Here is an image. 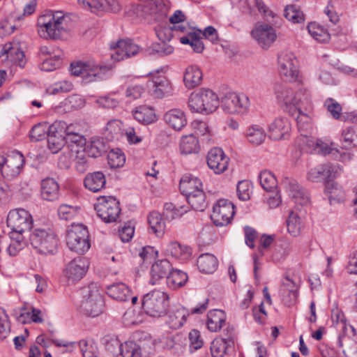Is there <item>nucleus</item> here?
<instances>
[{
    "mask_svg": "<svg viewBox=\"0 0 357 357\" xmlns=\"http://www.w3.org/2000/svg\"><path fill=\"white\" fill-rule=\"evenodd\" d=\"M37 26L39 36L45 39L56 40L69 31L68 19L62 11H48L40 15Z\"/></svg>",
    "mask_w": 357,
    "mask_h": 357,
    "instance_id": "obj_1",
    "label": "nucleus"
},
{
    "mask_svg": "<svg viewBox=\"0 0 357 357\" xmlns=\"http://www.w3.org/2000/svg\"><path fill=\"white\" fill-rule=\"evenodd\" d=\"M219 98L212 90L202 88L193 91L188 99V107L191 112L211 114L219 106Z\"/></svg>",
    "mask_w": 357,
    "mask_h": 357,
    "instance_id": "obj_2",
    "label": "nucleus"
},
{
    "mask_svg": "<svg viewBox=\"0 0 357 357\" xmlns=\"http://www.w3.org/2000/svg\"><path fill=\"white\" fill-rule=\"evenodd\" d=\"M29 241L37 252L47 255L56 252L59 240L51 229L35 228L31 231Z\"/></svg>",
    "mask_w": 357,
    "mask_h": 357,
    "instance_id": "obj_3",
    "label": "nucleus"
},
{
    "mask_svg": "<svg viewBox=\"0 0 357 357\" xmlns=\"http://www.w3.org/2000/svg\"><path fill=\"white\" fill-rule=\"evenodd\" d=\"M169 8V2L167 0H146L133 6L132 10L138 17L162 22L167 19Z\"/></svg>",
    "mask_w": 357,
    "mask_h": 357,
    "instance_id": "obj_4",
    "label": "nucleus"
},
{
    "mask_svg": "<svg viewBox=\"0 0 357 357\" xmlns=\"http://www.w3.org/2000/svg\"><path fill=\"white\" fill-rule=\"evenodd\" d=\"M84 300L81 307L87 315L95 317L102 313L105 307L103 291L97 283L91 282L82 289Z\"/></svg>",
    "mask_w": 357,
    "mask_h": 357,
    "instance_id": "obj_5",
    "label": "nucleus"
},
{
    "mask_svg": "<svg viewBox=\"0 0 357 357\" xmlns=\"http://www.w3.org/2000/svg\"><path fill=\"white\" fill-rule=\"evenodd\" d=\"M169 305V296L160 291H153L146 294L142 301L144 312L153 317H160L165 315Z\"/></svg>",
    "mask_w": 357,
    "mask_h": 357,
    "instance_id": "obj_6",
    "label": "nucleus"
},
{
    "mask_svg": "<svg viewBox=\"0 0 357 357\" xmlns=\"http://www.w3.org/2000/svg\"><path fill=\"white\" fill-rule=\"evenodd\" d=\"M66 244L71 251L78 254L86 252L91 246L87 228L80 224L73 225L66 234Z\"/></svg>",
    "mask_w": 357,
    "mask_h": 357,
    "instance_id": "obj_7",
    "label": "nucleus"
},
{
    "mask_svg": "<svg viewBox=\"0 0 357 357\" xmlns=\"http://www.w3.org/2000/svg\"><path fill=\"white\" fill-rule=\"evenodd\" d=\"M6 222L11 230L10 238H13L14 235L22 236L25 231H31L32 218L24 209L18 208L10 211Z\"/></svg>",
    "mask_w": 357,
    "mask_h": 357,
    "instance_id": "obj_8",
    "label": "nucleus"
},
{
    "mask_svg": "<svg viewBox=\"0 0 357 357\" xmlns=\"http://www.w3.org/2000/svg\"><path fill=\"white\" fill-rule=\"evenodd\" d=\"M250 105L249 98L244 93H227L221 99V106L229 114H245Z\"/></svg>",
    "mask_w": 357,
    "mask_h": 357,
    "instance_id": "obj_9",
    "label": "nucleus"
},
{
    "mask_svg": "<svg viewBox=\"0 0 357 357\" xmlns=\"http://www.w3.org/2000/svg\"><path fill=\"white\" fill-rule=\"evenodd\" d=\"M278 66L280 75L287 81L299 80L298 61L291 52H281L278 55Z\"/></svg>",
    "mask_w": 357,
    "mask_h": 357,
    "instance_id": "obj_10",
    "label": "nucleus"
},
{
    "mask_svg": "<svg viewBox=\"0 0 357 357\" xmlns=\"http://www.w3.org/2000/svg\"><path fill=\"white\" fill-rule=\"evenodd\" d=\"M24 159L20 152H13L7 156L0 155V171L7 179L18 176L23 167Z\"/></svg>",
    "mask_w": 357,
    "mask_h": 357,
    "instance_id": "obj_11",
    "label": "nucleus"
},
{
    "mask_svg": "<svg viewBox=\"0 0 357 357\" xmlns=\"http://www.w3.org/2000/svg\"><path fill=\"white\" fill-rule=\"evenodd\" d=\"M94 208L98 217L105 222H115L121 211L119 202L112 197L99 198Z\"/></svg>",
    "mask_w": 357,
    "mask_h": 357,
    "instance_id": "obj_12",
    "label": "nucleus"
},
{
    "mask_svg": "<svg viewBox=\"0 0 357 357\" xmlns=\"http://www.w3.org/2000/svg\"><path fill=\"white\" fill-rule=\"evenodd\" d=\"M234 215V204L227 199H220L214 205L211 218L216 226H225L230 223Z\"/></svg>",
    "mask_w": 357,
    "mask_h": 357,
    "instance_id": "obj_13",
    "label": "nucleus"
},
{
    "mask_svg": "<svg viewBox=\"0 0 357 357\" xmlns=\"http://www.w3.org/2000/svg\"><path fill=\"white\" fill-rule=\"evenodd\" d=\"M341 172L342 169L338 165L326 163L310 169L307 174V178L312 182L325 181L326 183L332 181Z\"/></svg>",
    "mask_w": 357,
    "mask_h": 357,
    "instance_id": "obj_14",
    "label": "nucleus"
},
{
    "mask_svg": "<svg viewBox=\"0 0 357 357\" xmlns=\"http://www.w3.org/2000/svg\"><path fill=\"white\" fill-rule=\"evenodd\" d=\"M282 185L296 204L307 206L310 203L307 192L299 185L294 178L285 177L282 180Z\"/></svg>",
    "mask_w": 357,
    "mask_h": 357,
    "instance_id": "obj_15",
    "label": "nucleus"
},
{
    "mask_svg": "<svg viewBox=\"0 0 357 357\" xmlns=\"http://www.w3.org/2000/svg\"><path fill=\"white\" fill-rule=\"evenodd\" d=\"M111 49L114 51L111 58L115 61L135 56L142 51L139 45L129 39L119 40L115 45H111Z\"/></svg>",
    "mask_w": 357,
    "mask_h": 357,
    "instance_id": "obj_16",
    "label": "nucleus"
},
{
    "mask_svg": "<svg viewBox=\"0 0 357 357\" xmlns=\"http://www.w3.org/2000/svg\"><path fill=\"white\" fill-rule=\"evenodd\" d=\"M89 262L84 257H76L68 263L63 271L65 277L72 282L81 280L86 273Z\"/></svg>",
    "mask_w": 357,
    "mask_h": 357,
    "instance_id": "obj_17",
    "label": "nucleus"
},
{
    "mask_svg": "<svg viewBox=\"0 0 357 357\" xmlns=\"http://www.w3.org/2000/svg\"><path fill=\"white\" fill-rule=\"evenodd\" d=\"M229 158L218 147L211 149L207 155V165L215 174H220L227 169Z\"/></svg>",
    "mask_w": 357,
    "mask_h": 357,
    "instance_id": "obj_18",
    "label": "nucleus"
},
{
    "mask_svg": "<svg viewBox=\"0 0 357 357\" xmlns=\"http://www.w3.org/2000/svg\"><path fill=\"white\" fill-rule=\"evenodd\" d=\"M251 33L259 45L266 50L269 48L277 38L275 29L267 24L257 25Z\"/></svg>",
    "mask_w": 357,
    "mask_h": 357,
    "instance_id": "obj_19",
    "label": "nucleus"
},
{
    "mask_svg": "<svg viewBox=\"0 0 357 357\" xmlns=\"http://www.w3.org/2000/svg\"><path fill=\"white\" fill-rule=\"evenodd\" d=\"M106 68L105 66H100L93 60H89L72 63L70 70L71 74L74 75H83L84 76L96 77L100 75L102 70Z\"/></svg>",
    "mask_w": 357,
    "mask_h": 357,
    "instance_id": "obj_20",
    "label": "nucleus"
},
{
    "mask_svg": "<svg viewBox=\"0 0 357 357\" xmlns=\"http://www.w3.org/2000/svg\"><path fill=\"white\" fill-rule=\"evenodd\" d=\"M77 1L84 8L90 9L92 12L112 11L117 13L121 10V6L117 0H77Z\"/></svg>",
    "mask_w": 357,
    "mask_h": 357,
    "instance_id": "obj_21",
    "label": "nucleus"
},
{
    "mask_svg": "<svg viewBox=\"0 0 357 357\" xmlns=\"http://www.w3.org/2000/svg\"><path fill=\"white\" fill-rule=\"evenodd\" d=\"M291 125L284 117L276 118L268 127L269 137L274 140L284 139L289 135Z\"/></svg>",
    "mask_w": 357,
    "mask_h": 357,
    "instance_id": "obj_22",
    "label": "nucleus"
},
{
    "mask_svg": "<svg viewBox=\"0 0 357 357\" xmlns=\"http://www.w3.org/2000/svg\"><path fill=\"white\" fill-rule=\"evenodd\" d=\"M163 119L166 124L176 131L181 130L187 125L185 112L180 109H172L165 113Z\"/></svg>",
    "mask_w": 357,
    "mask_h": 357,
    "instance_id": "obj_23",
    "label": "nucleus"
},
{
    "mask_svg": "<svg viewBox=\"0 0 357 357\" xmlns=\"http://www.w3.org/2000/svg\"><path fill=\"white\" fill-rule=\"evenodd\" d=\"M3 55H6L7 59H9L20 68H23L26 63L24 54L20 50L18 43L5 44L3 47L0 48V57Z\"/></svg>",
    "mask_w": 357,
    "mask_h": 357,
    "instance_id": "obj_24",
    "label": "nucleus"
},
{
    "mask_svg": "<svg viewBox=\"0 0 357 357\" xmlns=\"http://www.w3.org/2000/svg\"><path fill=\"white\" fill-rule=\"evenodd\" d=\"M58 124L54 123L47 130V146L52 153H58L65 144V137L58 130Z\"/></svg>",
    "mask_w": 357,
    "mask_h": 357,
    "instance_id": "obj_25",
    "label": "nucleus"
},
{
    "mask_svg": "<svg viewBox=\"0 0 357 357\" xmlns=\"http://www.w3.org/2000/svg\"><path fill=\"white\" fill-rule=\"evenodd\" d=\"M172 269V264L167 259L156 261L151 266L150 282L155 284L160 280L167 278Z\"/></svg>",
    "mask_w": 357,
    "mask_h": 357,
    "instance_id": "obj_26",
    "label": "nucleus"
},
{
    "mask_svg": "<svg viewBox=\"0 0 357 357\" xmlns=\"http://www.w3.org/2000/svg\"><path fill=\"white\" fill-rule=\"evenodd\" d=\"M179 188L185 196L197 193V191H204L201 180L192 175L183 176L180 181Z\"/></svg>",
    "mask_w": 357,
    "mask_h": 357,
    "instance_id": "obj_27",
    "label": "nucleus"
},
{
    "mask_svg": "<svg viewBox=\"0 0 357 357\" xmlns=\"http://www.w3.org/2000/svg\"><path fill=\"white\" fill-rule=\"evenodd\" d=\"M40 195L43 199L53 202L58 199L59 195V185L56 181L52 178H46L41 182Z\"/></svg>",
    "mask_w": 357,
    "mask_h": 357,
    "instance_id": "obj_28",
    "label": "nucleus"
},
{
    "mask_svg": "<svg viewBox=\"0 0 357 357\" xmlns=\"http://www.w3.org/2000/svg\"><path fill=\"white\" fill-rule=\"evenodd\" d=\"M106 293L110 298L119 302L128 301L130 298V289L123 282H116L108 286Z\"/></svg>",
    "mask_w": 357,
    "mask_h": 357,
    "instance_id": "obj_29",
    "label": "nucleus"
},
{
    "mask_svg": "<svg viewBox=\"0 0 357 357\" xmlns=\"http://www.w3.org/2000/svg\"><path fill=\"white\" fill-rule=\"evenodd\" d=\"M188 315L189 312L185 307H175L169 312L167 323L171 328L178 329L183 326Z\"/></svg>",
    "mask_w": 357,
    "mask_h": 357,
    "instance_id": "obj_30",
    "label": "nucleus"
},
{
    "mask_svg": "<svg viewBox=\"0 0 357 357\" xmlns=\"http://www.w3.org/2000/svg\"><path fill=\"white\" fill-rule=\"evenodd\" d=\"M164 252L167 256H172L176 259H187L191 255V248L178 242L174 241L170 242L165 246Z\"/></svg>",
    "mask_w": 357,
    "mask_h": 357,
    "instance_id": "obj_31",
    "label": "nucleus"
},
{
    "mask_svg": "<svg viewBox=\"0 0 357 357\" xmlns=\"http://www.w3.org/2000/svg\"><path fill=\"white\" fill-rule=\"evenodd\" d=\"M152 84V93L157 98H162L171 92V84L165 76L153 75Z\"/></svg>",
    "mask_w": 357,
    "mask_h": 357,
    "instance_id": "obj_32",
    "label": "nucleus"
},
{
    "mask_svg": "<svg viewBox=\"0 0 357 357\" xmlns=\"http://www.w3.org/2000/svg\"><path fill=\"white\" fill-rule=\"evenodd\" d=\"M202 72L197 66L187 67L183 76L185 86L189 89L199 86L202 81Z\"/></svg>",
    "mask_w": 357,
    "mask_h": 357,
    "instance_id": "obj_33",
    "label": "nucleus"
},
{
    "mask_svg": "<svg viewBox=\"0 0 357 357\" xmlns=\"http://www.w3.org/2000/svg\"><path fill=\"white\" fill-rule=\"evenodd\" d=\"M226 314L221 310H213L207 315V326L211 332L220 331L225 324Z\"/></svg>",
    "mask_w": 357,
    "mask_h": 357,
    "instance_id": "obj_34",
    "label": "nucleus"
},
{
    "mask_svg": "<svg viewBox=\"0 0 357 357\" xmlns=\"http://www.w3.org/2000/svg\"><path fill=\"white\" fill-rule=\"evenodd\" d=\"M293 102L291 106H294L296 111L303 109H309V107H312L310 94L307 89L301 88L297 91H294Z\"/></svg>",
    "mask_w": 357,
    "mask_h": 357,
    "instance_id": "obj_35",
    "label": "nucleus"
},
{
    "mask_svg": "<svg viewBox=\"0 0 357 357\" xmlns=\"http://www.w3.org/2000/svg\"><path fill=\"white\" fill-rule=\"evenodd\" d=\"M84 182L87 189L92 192H98L105 187L106 179L103 173L96 172L87 174Z\"/></svg>",
    "mask_w": 357,
    "mask_h": 357,
    "instance_id": "obj_36",
    "label": "nucleus"
},
{
    "mask_svg": "<svg viewBox=\"0 0 357 357\" xmlns=\"http://www.w3.org/2000/svg\"><path fill=\"white\" fill-rule=\"evenodd\" d=\"M82 151H85L90 157L96 158L107 151L105 141L101 137H93L86 143Z\"/></svg>",
    "mask_w": 357,
    "mask_h": 357,
    "instance_id": "obj_37",
    "label": "nucleus"
},
{
    "mask_svg": "<svg viewBox=\"0 0 357 357\" xmlns=\"http://www.w3.org/2000/svg\"><path fill=\"white\" fill-rule=\"evenodd\" d=\"M218 264L216 257L210 253L202 254L197 259L198 268L202 273H213L216 270Z\"/></svg>",
    "mask_w": 357,
    "mask_h": 357,
    "instance_id": "obj_38",
    "label": "nucleus"
},
{
    "mask_svg": "<svg viewBox=\"0 0 357 357\" xmlns=\"http://www.w3.org/2000/svg\"><path fill=\"white\" fill-rule=\"evenodd\" d=\"M228 333L227 340L225 338H215L211 342V351L213 357H222L226 354L228 345L232 342L233 328L228 330Z\"/></svg>",
    "mask_w": 357,
    "mask_h": 357,
    "instance_id": "obj_39",
    "label": "nucleus"
},
{
    "mask_svg": "<svg viewBox=\"0 0 357 357\" xmlns=\"http://www.w3.org/2000/svg\"><path fill=\"white\" fill-rule=\"evenodd\" d=\"M150 229L157 236L161 237L165 234V222L161 214L157 211H152L148 217Z\"/></svg>",
    "mask_w": 357,
    "mask_h": 357,
    "instance_id": "obj_40",
    "label": "nucleus"
},
{
    "mask_svg": "<svg viewBox=\"0 0 357 357\" xmlns=\"http://www.w3.org/2000/svg\"><path fill=\"white\" fill-rule=\"evenodd\" d=\"M275 94L280 105L286 107L291 106L293 102L294 90L287 85L278 84L275 87Z\"/></svg>",
    "mask_w": 357,
    "mask_h": 357,
    "instance_id": "obj_41",
    "label": "nucleus"
},
{
    "mask_svg": "<svg viewBox=\"0 0 357 357\" xmlns=\"http://www.w3.org/2000/svg\"><path fill=\"white\" fill-rule=\"evenodd\" d=\"M134 118L144 124H149L155 122L157 117L153 109L148 106H139L133 113Z\"/></svg>",
    "mask_w": 357,
    "mask_h": 357,
    "instance_id": "obj_42",
    "label": "nucleus"
},
{
    "mask_svg": "<svg viewBox=\"0 0 357 357\" xmlns=\"http://www.w3.org/2000/svg\"><path fill=\"white\" fill-rule=\"evenodd\" d=\"M199 142L194 135L183 136L180 143V150L182 154L197 153L199 151Z\"/></svg>",
    "mask_w": 357,
    "mask_h": 357,
    "instance_id": "obj_43",
    "label": "nucleus"
},
{
    "mask_svg": "<svg viewBox=\"0 0 357 357\" xmlns=\"http://www.w3.org/2000/svg\"><path fill=\"white\" fill-rule=\"evenodd\" d=\"M188 275L183 271L178 269H172L167 277V285L173 289L183 287L188 281Z\"/></svg>",
    "mask_w": 357,
    "mask_h": 357,
    "instance_id": "obj_44",
    "label": "nucleus"
},
{
    "mask_svg": "<svg viewBox=\"0 0 357 357\" xmlns=\"http://www.w3.org/2000/svg\"><path fill=\"white\" fill-rule=\"evenodd\" d=\"M266 134L264 128L257 125L250 126L246 131L248 142L255 146L261 144L266 139Z\"/></svg>",
    "mask_w": 357,
    "mask_h": 357,
    "instance_id": "obj_45",
    "label": "nucleus"
},
{
    "mask_svg": "<svg viewBox=\"0 0 357 357\" xmlns=\"http://www.w3.org/2000/svg\"><path fill=\"white\" fill-rule=\"evenodd\" d=\"M307 30L310 36L318 42L326 43L330 40V34L328 31L316 22L310 23Z\"/></svg>",
    "mask_w": 357,
    "mask_h": 357,
    "instance_id": "obj_46",
    "label": "nucleus"
},
{
    "mask_svg": "<svg viewBox=\"0 0 357 357\" xmlns=\"http://www.w3.org/2000/svg\"><path fill=\"white\" fill-rule=\"evenodd\" d=\"M188 204L192 209L198 211H204L206 208V196L204 191H197V193H192L185 196Z\"/></svg>",
    "mask_w": 357,
    "mask_h": 357,
    "instance_id": "obj_47",
    "label": "nucleus"
},
{
    "mask_svg": "<svg viewBox=\"0 0 357 357\" xmlns=\"http://www.w3.org/2000/svg\"><path fill=\"white\" fill-rule=\"evenodd\" d=\"M65 141L73 153L78 154L83 151L86 145V139L80 134L65 137Z\"/></svg>",
    "mask_w": 357,
    "mask_h": 357,
    "instance_id": "obj_48",
    "label": "nucleus"
},
{
    "mask_svg": "<svg viewBox=\"0 0 357 357\" xmlns=\"http://www.w3.org/2000/svg\"><path fill=\"white\" fill-rule=\"evenodd\" d=\"M284 17L293 23H301L305 20L304 14L296 5H287L284 10Z\"/></svg>",
    "mask_w": 357,
    "mask_h": 357,
    "instance_id": "obj_49",
    "label": "nucleus"
},
{
    "mask_svg": "<svg viewBox=\"0 0 357 357\" xmlns=\"http://www.w3.org/2000/svg\"><path fill=\"white\" fill-rule=\"evenodd\" d=\"M63 53L61 51L58 50V54H54L53 56L44 59L43 61L40 65V68L44 71H52L59 68L62 63L61 56Z\"/></svg>",
    "mask_w": 357,
    "mask_h": 357,
    "instance_id": "obj_50",
    "label": "nucleus"
},
{
    "mask_svg": "<svg viewBox=\"0 0 357 357\" xmlns=\"http://www.w3.org/2000/svg\"><path fill=\"white\" fill-rule=\"evenodd\" d=\"M297 113L296 121L298 129L302 130H307L312 118V107H309L308 110L307 109L298 110Z\"/></svg>",
    "mask_w": 357,
    "mask_h": 357,
    "instance_id": "obj_51",
    "label": "nucleus"
},
{
    "mask_svg": "<svg viewBox=\"0 0 357 357\" xmlns=\"http://www.w3.org/2000/svg\"><path fill=\"white\" fill-rule=\"evenodd\" d=\"M342 139L346 148L357 146V127L350 126L342 132Z\"/></svg>",
    "mask_w": 357,
    "mask_h": 357,
    "instance_id": "obj_52",
    "label": "nucleus"
},
{
    "mask_svg": "<svg viewBox=\"0 0 357 357\" xmlns=\"http://www.w3.org/2000/svg\"><path fill=\"white\" fill-rule=\"evenodd\" d=\"M180 42L182 44H189L193 49L194 52L197 53H201L204 50V46L198 37L197 34L195 33H189L188 36H183L180 38Z\"/></svg>",
    "mask_w": 357,
    "mask_h": 357,
    "instance_id": "obj_53",
    "label": "nucleus"
},
{
    "mask_svg": "<svg viewBox=\"0 0 357 357\" xmlns=\"http://www.w3.org/2000/svg\"><path fill=\"white\" fill-rule=\"evenodd\" d=\"M259 178L261 187L266 191L271 192L276 188V178L271 172L266 170L261 172Z\"/></svg>",
    "mask_w": 357,
    "mask_h": 357,
    "instance_id": "obj_54",
    "label": "nucleus"
},
{
    "mask_svg": "<svg viewBox=\"0 0 357 357\" xmlns=\"http://www.w3.org/2000/svg\"><path fill=\"white\" fill-rule=\"evenodd\" d=\"M108 164L111 168L122 167L126 162V157L122 151L119 149H112L107 155Z\"/></svg>",
    "mask_w": 357,
    "mask_h": 357,
    "instance_id": "obj_55",
    "label": "nucleus"
},
{
    "mask_svg": "<svg viewBox=\"0 0 357 357\" xmlns=\"http://www.w3.org/2000/svg\"><path fill=\"white\" fill-rule=\"evenodd\" d=\"M122 357H142L141 347L135 342H126L121 348Z\"/></svg>",
    "mask_w": 357,
    "mask_h": 357,
    "instance_id": "obj_56",
    "label": "nucleus"
},
{
    "mask_svg": "<svg viewBox=\"0 0 357 357\" xmlns=\"http://www.w3.org/2000/svg\"><path fill=\"white\" fill-rule=\"evenodd\" d=\"M326 190L329 194V199L342 201L344 197V192L337 183L333 181H327L325 184Z\"/></svg>",
    "mask_w": 357,
    "mask_h": 357,
    "instance_id": "obj_57",
    "label": "nucleus"
},
{
    "mask_svg": "<svg viewBox=\"0 0 357 357\" xmlns=\"http://www.w3.org/2000/svg\"><path fill=\"white\" fill-rule=\"evenodd\" d=\"M79 346L83 357H98V349L96 343L82 340L79 342Z\"/></svg>",
    "mask_w": 357,
    "mask_h": 357,
    "instance_id": "obj_58",
    "label": "nucleus"
},
{
    "mask_svg": "<svg viewBox=\"0 0 357 357\" xmlns=\"http://www.w3.org/2000/svg\"><path fill=\"white\" fill-rule=\"evenodd\" d=\"M287 227L289 233L297 236L301 231V220L297 213L291 212L287 220Z\"/></svg>",
    "mask_w": 357,
    "mask_h": 357,
    "instance_id": "obj_59",
    "label": "nucleus"
},
{
    "mask_svg": "<svg viewBox=\"0 0 357 357\" xmlns=\"http://www.w3.org/2000/svg\"><path fill=\"white\" fill-rule=\"evenodd\" d=\"M122 123L119 120L109 121L106 126L105 132L108 137L114 139L121 133Z\"/></svg>",
    "mask_w": 357,
    "mask_h": 357,
    "instance_id": "obj_60",
    "label": "nucleus"
},
{
    "mask_svg": "<svg viewBox=\"0 0 357 357\" xmlns=\"http://www.w3.org/2000/svg\"><path fill=\"white\" fill-rule=\"evenodd\" d=\"M236 191L239 199L243 201L248 200L250 197L251 184L248 181H239L237 185Z\"/></svg>",
    "mask_w": 357,
    "mask_h": 357,
    "instance_id": "obj_61",
    "label": "nucleus"
},
{
    "mask_svg": "<svg viewBox=\"0 0 357 357\" xmlns=\"http://www.w3.org/2000/svg\"><path fill=\"white\" fill-rule=\"evenodd\" d=\"M73 89V84L68 81H63L55 84L47 89L48 93L54 95L61 93H66L70 91Z\"/></svg>",
    "mask_w": 357,
    "mask_h": 357,
    "instance_id": "obj_62",
    "label": "nucleus"
},
{
    "mask_svg": "<svg viewBox=\"0 0 357 357\" xmlns=\"http://www.w3.org/2000/svg\"><path fill=\"white\" fill-rule=\"evenodd\" d=\"M123 346V344H122L120 341L115 337H112L107 340L105 342V349L114 356H117L121 354Z\"/></svg>",
    "mask_w": 357,
    "mask_h": 357,
    "instance_id": "obj_63",
    "label": "nucleus"
},
{
    "mask_svg": "<svg viewBox=\"0 0 357 357\" xmlns=\"http://www.w3.org/2000/svg\"><path fill=\"white\" fill-rule=\"evenodd\" d=\"M76 214V208L72 206L62 204L58 209V215L61 219L68 220L72 219Z\"/></svg>",
    "mask_w": 357,
    "mask_h": 357,
    "instance_id": "obj_64",
    "label": "nucleus"
}]
</instances>
